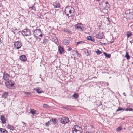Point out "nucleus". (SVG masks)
Segmentation results:
<instances>
[{"label":"nucleus","mask_w":133,"mask_h":133,"mask_svg":"<svg viewBox=\"0 0 133 133\" xmlns=\"http://www.w3.org/2000/svg\"><path fill=\"white\" fill-rule=\"evenodd\" d=\"M73 133H81L82 131V128L78 125H75L72 129Z\"/></svg>","instance_id":"nucleus-1"},{"label":"nucleus","mask_w":133,"mask_h":133,"mask_svg":"<svg viewBox=\"0 0 133 133\" xmlns=\"http://www.w3.org/2000/svg\"><path fill=\"white\" fill-rule=\"evenodd\" d=\"M126 17L129 19H133V10L132 9H130L127 11L125 12Z\"/></svg>","instance_id":"nucleus-2"},{"label":"nucleus","mask_w":133,"mask_h":133,"mask_svg":"<svg viewBox=\"0 0 133 133\" xmlns=\"http://www.w3.org/2000/svg\"><path fill=\"white\" fill-rule=\"evenodd\" d=\"M41 32L40 29H35L34 32V35L35 37H37L38 36L42 37V35L41 34Z\"/></svg>","instance_id":"nucleus-3"},{"label":"nucleus","mask_w":133,"mask_h":133,"mask_svg":"<svg viewBox=\"0 0 133 133\" xmlns=\"http://www.w3.org/2000/svg\"><path fill=\"white\" fill-rule=\"evenodd\" d=\"M22 34L24 36H29L31 35L30 30L26 29H24L22 30Z\"/></svg>","instance_id":"nucleus-4"},{"label":"nucleus","mask_w":133,"mask_h":133,"mask_svg":"<svg viewBox=\"0 0 133 133\" xmlns=\"http://www.w3.org/2000/svg\"><path fill=\"white\" fill-rule=\"evenodd\" d=\"M74 9V8L71 6H68L66 7L65 10V14L69 12L70 15V16H72L73 15L71 11Z\"/></svg>","instance_id":"nucleus-5"},{"label":"nucleus","mask_w":133,"mask_h":133,"mask_svg":"<svg viewBox=\"0 0 133 133\" xmlns=\"http://www.w3.org/2000/svg\"><path fill=\"white\" fill-rule=\"evenodd\" d=\"M5 83L6 87L9 89H10V88L9 87V86L13 87L15 84L14 82L12 80H9L7 82H6Z\"/></svg>","instance_id":"nucleus-6"},{"label":"nucleus","mask_w":133,"mask_h":133,"mask_svg":"<svg viewBox=\"0 0 133 133\" xmlns=\"http://www.w3.org/2000/svg\"><path fill=\"white\" fill-rule=\"evenodd\" d=\"M14 45V47L17 49H20L22 46V43L19 41L15 42Z\"/></svg>","instance_id":"nucleus-7"},{"label":"nucleus","mask_w":133,"mask_h":133,"mask_svg":"<svg viewBox=\"0 0 133 133\" xmlns=\"http://www.w3.org/2000/svg\"><path fill=\"white\" fill-rule=\"evenodd\" d=\"M75 29H78V30L80 31H83V26L82 24L81 23H79L75 25Z\"/></svg>","instance_id":"nucleus-8"},{"label":"nucleus","mask_w":133,"mask_h":133,"mask_svg":"<svg viewBox=\"0 0 133 133\" xmlns=\"http://www.w3.org/2000/svg\"><path fill=\"white\" fill-rule=\"evenodd\" d=\"M61 121L62 123L65 124L68 123L69 120L67 117H63L61 118Z\"/></svg>","instance_id":"nucleus-9"},{"label":"nucleus","mask_w":133,"mask_h":133,"mask_svg":"<svg viewBox=\"0 0 133 133\" xmlns=\"http://www.w3.org/2000/svg\"><path fill=\"white\" fill-rule=\"evenodd\" d=\"M104 35L102 32H99L98 34L96 35L95 37L98 39H102L104 37Z\"/></svg>","instance_id":"nucleus-10"},{"label":"nucleus","mask_w":133,"mask_h":133,"mask_svg":"<svg viewBox=\"0 0 133 133\" xmlns=\"http://www.w3.org/2000/svg\"><path fill=\"white\" fill-rule=\"evenodd\" d=\"M9 75L6 73L4 72L3 74V79L4 80H8L9 78Z\"/></svg>","instance_id":"nucleus-11"},{"label":"nucleus","mask_w":133,"mask_h":133,"mask_svg":"<svg viewBox=\"0 0 133 133\" xmlns=\"http://www.w3.org/2000/svg\"><path fill=\"white\" fill-rule=\"evenodd\" d=\"M34 90H35L37 93L38 94L43 92V91L41 90V89L39 87H37L34 88Z\"/></svg>","instance_id":"nucleus-12"},{"label":"nucleus","mask_w":133,"mask_h":133,"mask_svg":"<svg viewBox=\"0 0 133 133\" xmlns=\"http://www.w3.org/2000/svg\"><path fill=\"white\" fill-rule=\"evenodd\" d=\"M19 59L21 61H25L26 60V58L24 55H22L20 56Z\"/></svg>","instance_id":"nucleus-13"},{"label":"nucleus","mask_w":133,"mask_h":133,"mask_svg":"<svg viewBox=\"0 0 133 133\" xmlns=\"http://www.w3.org/2000/svg\"><path fill=\"white\" fill-rule=\"evenodd\" d=\"M1 119L2 121V123L3 124H5L6 122L5 120V117L3 115H2L1 117Z\"/></svg>","instance_id":"nucleus-14"},{"label":"nucleus","mask_w":133,"mask_h":133,"mask_svg":"<svg viewBox=\"0 0 133 133\" xmlns=\"http://www.w3.org/2000/svg\"><path fill=\"white\" fill-rule=\"evenodd\" d=\"M62 43L64 45H67L69 44V41L68 40L64 39L62 41Z\"/></svg>","instance_id":"nucleus-15"},{"label":"nucleus","mask_w":133,"mask_h":133,"mask_svg":"<svg viewBox=\"0 0 133 133\" xmlns=\"http://www.w3.org/2000/svg\"><path fill=\"white\" fill-rule=\"evenodd\" d=\"M53 5L56 8H58L60 7V4L58 2H55L54 3Z\"/></svg>","instance_id":"nucleus-16"},{"label":"nucleus","mask_w":133,"mask_h":133,"mask_svg":"<svg viewBox=\"0 0 133 133\" xmlns=\"http://www.w3.org/2000/svg\"><path fill=\"white\" fill-rule=\"evenodd\" d=\"M87 39L88 40H91V41L94 42L95 39L93 37H91V36H88L87 37Z\"/></svg>","instance_id":"nucleus-17"},{"label":"nucleus","mask_w":133,"mask_h":133,"mask_svg":"<svg viewBox=\"0 0 133 133\" xmlns=\"http://www.w3.org/2000/svg\"><path fill=\"white\" fill-rule=\"evenodd\" d=\"M58 50L60 54H62L64 52V49L62 47L60 46H58Z\"/></svg>","instance_id":"nucleus-18"},{"label":"nucleus","mask_w":133,"mask_h":133,"mask_svg":"<svg viewBox=\"0 0 133 133\" xmlns=\"http://www.w3.org/2000/svg\"><path fill=\"white\" fill-rule=\"evenodd\" d=\"M8 95V92H5L2 95V97L5 99Z\"/></svg>","instance_id":"nucleus-19"},{"label":"nucleus","mask_w":133,"mask_h":133,"mask_svg":"<svg viewBox=\"0 0 133 133\" xmlns=\"http://www.w3.org/2000/svg\"><path fill=\"white\" fill-rule=\"evenodd\" d=\"M0 131L2 133H7V131L5 129L2 128H0Z\"/></svg>","instance_id":"nucleus-20"},{"label":"nucleus","mask_w":133,"mask_h":133,"mask_svg":"<svg viewBox=\"0 0 133 133\" xmlns=\"http://www.w3.org/2000/svg\"><path fill=\"white\" fill-rule=\"evenodd\" d=\"M72 53L73 54L74 53V54H75L78 57L79 55H80V54L79 53H78L77 51H75V50H73L72 51Z\"/></svg>","instance_id":"nucleus-21"},{"label":"nucleus","mask_w":133,"mask_h":133,"mask_svg":"<svg viewBox=\"0 0 133 133\" xmlns=\"http://www.w3.org/2000/svg\"><path fill=\"white\" fill-rule=\"evenodd\" d=\"M104 5L105 6V8H109V5L108 3V2H106L105 3H104Z\"/></svg>","instance_id":"nucleus-22"},{"label":"nucleus","mask_w":133,"mask_h":133,"mask_svg":"<svg viewBox=\"0 0 133 133\" xmlns=\"http://www.w3.org/2000/svg\"><path fill=\"white\" fill-rule=\"evenodd\" d=\"M72 96L75 98H77L79 97V95L78 94L75 93Z\"/></svg>","instance_id":"nucleus-23"},{"label":"nucleus","mask_w":133,"mask_h":133,"mask_svg":"<svg viewBox=\"0 0 133 133\" xmlns=\"http://www.w3.org/2000/svg\"><path fill=\"white\" fill-rule=\"evenodd\" d=\"M7 127L8 129L11 130H13L14 129V127L13 126H11L9 125H8L7 126Z\"/></svg>","instance_id":"nucleus-24"},{"label":"nucleus","mask_w":133,"mask_h":133,"mask_svg":"<svg viewBox=\"0 0 133 133\" xmlns=\"http://www.w3.org/2000/svg\"><path fill=\"white\" fill-rule=\"evenodd\" d=\"M30 111V112L31 113L32 115H34L35 114L36 111L35 110L31 109Z\"/></svg>","instance_id":"nucleus-25"},{"label":"nucleus","mask_w":133,"mask_h":133,"mask_svg":"<svg viewBox=\"0 0 133 133\" xmlns=\"http://www.w3.org/2000/svg\"><path fill=\"white\" fill-rule=\"evenodd\" d=\"M132 35V33L130 32H128L127 34V38H129Z\"/></svg>","instance_id":"nucleus-26"},{"label":"nucleus","mask_w":133,"mask_h":133,"mask_svg":"<svg viewBox=\"0 0 133 133\" xmlns=\"http://www.w3.org/2000/svg\"><path fill=\"white\" fill-rule=\"evenodd\" d=\"M104 54L106 57L108 58H110V57L111 55L110 54H108L107 53L105 52H104Z\"/></svg>","instance_id":"nucleus-27"},{"label":"nucleus","mask_w":133,"mask_h":133,"mask_svg":"<svg viewBox=\"0 0 133 133\" xmlns=\"http://www.w3.org/2000/svg\"><path fill=\"white\" fill-rule=\"evenodd\" d=\"M133 110V109L132 108L128 107L125 110V111H132Z\"/></svg>","instance_id":"nucleus-28"},{"label":"nucleus","mask_w":133,"mask_h":133,"mask_svg":"<svg viewBox=\"0 0 133 133\" xmlns=\"http://www.w3.org/2000/svg\"><path fill=\"white\" fill-rule=\"evenodd\" d=\"M125 57L127 60L129 59L130 58V56L129 55L128 53L127 52H126Z\"/></svg>","instance_id":"nucleus-29"},{"label":"nucleus","mask_w":133,"mask_h":133,"mask_svg":"<svg viewBox=\"0 0 133 133\" xmlns=\"http://www.w3.org/2000/svg\"><path fill=\"white\" fill-rule=\"evenodd\" d=\"M95 52L98 55H99L100 54L102 53V52L98 49H97V50L95 51Z\"/></svg>","instance_id":"nucleus-30"},{"label":"nucleus","mask_w":133,"mask_h":133,"mask_svg":"<svg viewBox=\"0 0 133 133\" xmlns=\"http://www.w3.org/2000/svg\"><path fill=\"white\" fill-rule=\"evenodd\" d=\"M76 43V45H78L79 44H82L85 43V42L82 41H81L78 42H77Z\"/></svg>","instance_id":"nucleus-31"},{"label":"nucleus","mask_w":133,"mask_h":133,"mask_svg":"<svg viewBox=\"0 0 133 133\" xmlns=\"http://www.w3.org/2000/svg\"><path fill=\"white\" fill-rule=\"evenodd\" d=\"M51 121V120H50V121H48V122H46L45 123V125H46V126H49L50 125V122Z\"/></svg>","instance_id":"nucleus-32"},{"label":"nucleus","mask_w":133,"mask_h":133,"mask_svg":"<svg viewBox=\"0 0 133 133\" xmlns=\"http://www.w3.org/2000/svg\"><path fill=\"white\" fill-rule=\"evenodd\" d=\"M24 93L28 97H29V96H31V94L30 92H24Z\"/></svg>","instance_id":"nucleus-33"},{"label":"nucleus","mask_w":133,"mask_h":133,"mask_svg":"<svg viewBox=\"0 0 133 133\" xmlns=\"http://www.w3.org/2000/svg\"><path fill=\"white\" fill-rule=\"evenodd\" d=\"M124 110V109H123L122 108H121L120 107H119L118 108V109L117 110L116 112H118L119 111L121 110Z\"/></svg>","instance_id":"nucleus-34"},{"label":"nucleus","mask_w":133,"mask_h":133,"mask_svg":"<svg viewBox=\"0 0 133 133\" xmlns=\"http://www.w3.org/2000/svg\"><path fill=\"white\" fill-rule=\"evenodd\" d=\"M63 31L64 32H68V33H69L70 31V30L67 29H64L63 30Z\"/></svg>","instance_id":"nucleus-35"},{"label":"nucleus","mask_w":133,"mask_h":133,"mask_svg":"<svg viewBox=\"0 0 133 133\" xmlns=\"http://www.w3.org/2000/svg\"><path fill=\"white\" fill-rule=\"evenodd\" d=\"M56 118L53 119L52 118L51 119V121H52L53 122V123L55 124L56 123Z\"/></svg>","instance_id":"nucleus-36"},{"label":"nucleus","mask_w":133,"mask_h":133,"mask_svg":"<svg viewBox=\"0 0 133 133\" xmlns=\"http://www.w3.org/2000/svg\"><path fill=\"white\" fill-rule=\"evenodd\" d=\"M85 52L86 53L87 56H88L89 55V52L87 50L85 51Z\"/></svg>","instance_id":"nucleus-37"},{"label":"nucleus","mask_w":133,"mask_h":133,"mask_svg":"<svg viewBox=\"0 0 133 133\" xmlns=\"http://www.w3.org/2000/svg\"><path fill=\"white\" fill-rule=\"evenodd\" d=\"M121 129V127H119L117 129V130L118 131H119Z\"/></svg>","instance_id":"nucleus-38"},{"label":"nucleus","mask_w":133,"mask_h":133,"mask_svg":"<svg viewBox=\"0 0 133 133\" xmlns=\"http://www.w3.org/2000/svg\"><path fill=\"white\" fill-rule=\"evenodd\" d=\"M48 107V105L46 104H44L43 105V107L44 108H46Z\"/></svg>","instance_id":"nucleus-39"},{"label":"nucleus","mask_w":133,"mask_h":133,"mask_svg":"<svg viewBox=\"0 0 133 133\" xmlns=\"http://www.w3.org/2000/svg\"><path fill=\"white\" fill-rule=\"evenodd\" d=\"M67 50L68 51H71L72 49L69 46H67Z\"/></svg>","instance_id":"nucleus-40"},{"label":"nucleus","mask_w":133,"mask_h":133,"mask_svg":"<svg viewBox=\"0 0 133 133\" xmlns=\"http://www.w3.org/2000/svg\"><path fill=\"white\" fill-rule=\"evenodd\" d=\"M31 8L32 10H33L34 11H36V8L34 6H33L32 7H31Z\"/></svg>","instance_id":"nucleus-41"},{"label":"nucleus","mask_w":133,"mask_h":133,"mask_svg":"<svg viewBox=\"0 0 133 133\" xmlns=\"http://www.w3.org/2000/svg\"><path fill=\"white\" fill-rule=\"evenodd\" d=\"M3 84V81L0 80V85H2Z\"/></svg>","instance_id":"nucleus-42"},{"label":"nucleus","mask_w":133,"mask_h":133,"mask_svg":"<svg viewBox=\"0 0 133 133\" xmlns=\"http://www.w3.org/2000/svg\"><path fill=\"white\" fill-rule=\"evenodd\" d=\"M123 95H124V96H126V94L125 93H123Z\"/></svg>","instance_id":"nucleus-43"},{"label":"nucleus","mask_w":133,"mask_h":133,"mask_svg":"<svg viewBox=\"0 0 133 133\" xmlns=\"http://www.w3.org/2000/svg\"><path fill=\"white\" fill-rule=\"evenodd\" d=\"M107 18V19H108V21H109V17H108V18Z\"/></svg>","instance_id":"nucleus-44"},{"label":"nucleus","mask_w":133,"mask_h":133,"mask_svg":"<svg viewBox=\"0 0 133 133\" xmlns=\"http://www.w3.org/2000/svg\"><path fill=\"white\" fill-rule=\"evenodd\" d=\"M12 31L15 34V32H14V31L13 30H12Z\"/></svg>","instance_id":"nucleus-45"},{"label":"nucleus","mask_w":133,"mask_h":133,"mask_svg":"<svg viewBox=\"0 0 133 133\" xmlns=\"http://www.w3.org/2000/svg\"><path fill=\"white\" fill-rule=\"evenodd\" d=\"M12 29L13 30H14V29L13 28H12ZM14 30H15V31H16V30H17L16 29H14Z\"/></svg>","instance_id":"nucleus-46"},{"label":"nucleus","mask_w":133,"mask_h":133,"mask_svg":"<svg viewBox=\"0 0 133 133\" xmlns=\"http://www.w3.org/2000/svg\"><path fill=\"white\" fill-rule=\"evenodd\" d=\"M66 14V15L67 16H68L69 17V16H68L69 14L68 13H67Z\"/></svg>","instance_id":"nucleus-47"},{"label":"nucleus","mask_w":133,"mask_h":133,"mask_svg":"<svg viewBox=\"0 0 133 133\" xmlns=\"http://www.w3.org/2000/svg\"><path fill=\"white\" fill-rule=\"evenodd\" d=\"M108 85H109V84H108V83H107V86H108Z\"/></svg>","instance_id":"nucleus-48"},{"label":"nucleus","mask_w":133,"mask_h":133,"mask_svg":"<svg viewBox=\"0 0 133 133\" xmlns=\"http://www.w3.org/2000/svg\"><path fill=\"white\" fill-rule=\"evenodd\" d=\"M110 43H111L113 42V41L112 42H110Z\"/></svg>","instance_id":"nucleus-49"},{"label":"nucleus","mask_w":133,"mask_h":133,"mask_svg":"<svg viewBox=\"0 0 133 133\" xmlns=\"http://www.w3.org/2000/svg\"><path fill=\"white\" fill-rule=\"evenodd\" d=\"M38 83V82H36V83Z\"/></svg>","instance_id":"nucleus-50"},{"label":"nucleus","mask_w":133,"mask_h":133,"mask_svg":"<svg viewBox=\"0 0 133 133\" xmlns=\"http://www.w3.org/2000/svg\"><path fill=\"white\" fill-rule=\"evenodd\" d=\"M74 57L75 58H76V57H75L74 56Z\"/></svg>","instance_id":"nucleus-51"},{"label":"nucleus","mask_w":133,"mask_h":133,"mask_svg":"<svg viewBox=\"0 0 133 133\" xmlns=\"http://www.w3.org/2000/svg\"><path fill=\"white\" fill-rule=\"evenodd\" d=\"M130 43H131V41H130Z\"/></svg>","instance_id":"nucleus-52"},{"label":"nucleus","mask_w":133,"mask_h":133,"mask_svg":"<svg viewBox=\"0 0 133 133\" xmlns=\"http://www.w3.org/2000/svg\"><path fill=\"white\" fill-rule=\"evenodd\" d=\"M130 43H131V41H130Z\"/></svg>","instance_id":"nucleus-53"},{"label":"nucleus","mask_w":133,"mask_h":133,"mask_svg":"<svg viewBox=\"0 0 133 133\" xmlns=\"http://www.w3.org/2000/svg\"><path fill=\"white\" fill-rule=\"evenodd\" d=\"M88 133H91V132L89 133V132H88Z\"/></svg>","instance_id":"nucleus-54"}]
</instances>
